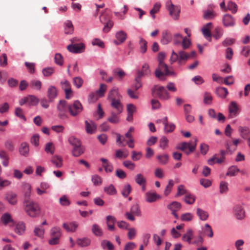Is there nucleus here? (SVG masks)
Here are the masks:
<instances>
[{"instance_id": "nucleus-1", "label": "nucleus", "mask_w": 250, "mask_h": 250, "mask_svg": "<svg viewBox=\"0 0 250 250\" xmlns=\"http://www.w3.org/2000/svg\"><path fill=\"white\" fill-rule=\"evenodd\" d=\"M23 209L26 213L32 218L37 217L41 213V208L39 204L32 200H25Z\"/></svg>"}, {"instance_id": "nucleus-2", "label": "nucleus", "mask_w": 250, "mask_h": 250, "mask_svg": "<svg viewBox=\"0 0 250 250\" xmlns=\"http://www.w3.org/2000/svg\"><path fill=\"white\" fill-rule=\"evenodd\" d=\"M152 92L154 96H157L161 100L167 101L170 98L169 93L163 86L155 85L152 89Z\"/></svg>"}, {"instance_id": "nucleus-3", "label": "nucleus", "mask_w": 250, "mask_h": 250, "mask_svg": "<svg viewBox=\"0 0 250 250\" xmlns=\"http://www.w3.org/2000/svg\"><path fill=\"white\" fill-rule=\"evenodd\" d=\"M173 74V72L168 70L167 65L164 62H159L158 68L155 72L156 77L161 80H165V76L171 75Z\"/></svg>"}, {"instance_id": "nucleus-4", "label": "nucleus", "mask_w": 250, "mask_h": 250, "mask_svg": "<svg viewBox=\"0 0 250 250\" xmlns=\"http://www.w3.org/2000/svg\"><path fill=\"white\" fill-rule=\"evenodd\" d=\"M197 141V139H195L194 141H190L188 143H181L177 146V149L182 150L187 155H189L195 150Z\"/></svg>"}, {"instance_id": "nucleus-5", "label": "nucleus", "mask_w": 250, "mask_h": 250, "mask_svg": "<svg viewBox=\"0 0 250 250\" xmlns=\"http://www.w3.org/2000/svg\"><path fill=\"white\" fill-rule=\"evenodd\" d=\"M50 235L51 238L49 241L50 245H54L58 244L62 233L61 229L59 227H53L50 229Z\"/></svg>"}, {"instance_id": "nucleus-6", "label": "nucleus", "mask_w": 250, "mask_h": 250, "mask_svg": "<svg viewBox=\"0 0 250 250\" xmlns=\"http://www.w3.org/2000/svg\"><path fill=\"white\" fill-rule=\"evenodd\" d=\"M166 7L168 10L169 15L172 18L177 20L179 19V14L180 12V8L178 6L174 5L171 2V0H168L166 3Z\"/></svg>"}, {"instance_id": "nucleus-7", "label": "nucleus", "mask_w": 250, "mask_h": 250, "mask_svg": "<svg viewBox=\"0 0 250 250\" xmlns=\"http://www.w3.org/2000/svg\"><path fill=\"white\" fill-rule=\"evenodd\" d=\"M57 110L58 111V117L60 118L64 119L67 117L68 105L65 101L61 100L59 101L57 105Z\"/></svg>"}, {"instance_id": "nucleus-8", "label": "nucleus", "mask_w": 250, "mask_h": 250, "mask_svg": "<svg viewBox=\"0 0 250 250\" xmlns=\"http://www.w3.org/2000/svg\"><path fill=\"white\" fill-rule=\"evenodd\" d=\"M82 104L78 100L74 102L73 103L68 105V111L72 116H76L83 110Z\"/></svg>"}, {"instance_id": "nucleus-9", "label": "nucleus", "mask_w": 250, "mask_h": 250, "mask_svg": "<svg viewBox=\"0 0 250 250\" xmlns=\"http://www.w3.org/2000/svg\"><path fill=\"white\" fill-rule=\"evenodd\" d=\"M226 152L225 150H221L219 154H215L208 160V164L213 165L215 163L221 164L225 159Z\"/></svg>"}, {"instance_id": "nucleus-10", "label": "nucleus", "mask_w": 250, "mask_h": 250, "mask_svg": "<svg viewBox=\"0 0 250 250\" xmlns=\"http://www.w3.org/2000/svg\"><path fill=\"white\" fill-rule=\"evenodd\" d=\"M84 44L82 42L77 44H70L67 46V50L73 53H80L84 50Z\"/></svg>"}, {"instance_id": "nucleus-11", "label": "nucleus", "mask_w": 250, "mask_h": 250, "mask_svg": "<svg viewBox=\"0 0 250 250\" xmlns=\"http://www.w3.org/2000/svg\"><path fill=\"white\" fill-rule=\"evenodd\" d=\"M233 212L235 217L238 220H242L245 216V210L241 205H236L234 207Z\"/></svg>"}, {"instance_id": "nucleus-12", "label": "nucleus", "mask_w": 250, "mask_h": 250, "mask_svg": "<svg viewBox=\"0 0 250 250\" xmlns=\"http://www.w3.org/2000/svg\"><path fill=\"white\" fill-rule=\"evenodd\" d=\"M178 64L180 65H184L188 60L190 58V55L184 50H180L178 53Z\"/></svg>"}, {"instance_id": "nucleus-13", "label": "nucleus", "mask_w": 250, "mask_h": 250, "mask_svg": "<svg viewBox=\"0 0 250 250\" xmlns=\"http://www.w3.org/2000/svg\"><path fill=\"white\" fill-rule=\"evenodd\" d=\"M223 24L225 27H233L235 24L234 18L229 14H226L223 18Z\"/></svg>"}, {"instance_id": "nucleus-14", "label": "nucleus", "mask_w": 250, "mask_h": 250, "mask_svg": "<svg viewBox=\"0 0 250 250\" xmlns=\"http://www.w3.org/2000/svg\"><path fill=\"white\" fill-rule=\"evenodd\" d=\"M161 198L160 195L155 192H147L145 194V200L148 203H153Z\"/></svg>"}, {"instance_id": "nucleus-15", "label": "nucleus", "mask_w": 250, "mask_h": 250, "mask_svg": "<svg viewBox=\"0 0 250 250\" xmlns=\"http://www.w3.org/2000/svg\"><path fill=\"white\" fill-rule=\"evenodd\" d=\"M108 99L109 101L122 99V96L119 93V89L117 87H113L111 89L108 93Z\"/></svg>"}, {"instance_id": "nucleus-16", "label": "nucleus", "mask_w": 250, "mask_h": 250, "mask_svg": "<svg viewBox=\"0 0 250 250\" xmlns=\"http://www.w3.org/2000/svg\"><path fill=\"white\" fill-rule=\"evenodd\" d=\"M229 117L233 118L234 117H236L238 114V106L236 104V103L234 101H232L230 102V104L229 105Z\"/></svg>"}, {"instance_id": "nucleus-17", "label": "nucleus", "mask_w": 250, "mask_h": 250, "mask_svg": "<svg viewBox=\"0 0 250 250\" xmlns=\"http://www.w3.org/2000/svg\"><path fill=\"white\" fill-rule=\"evenodd\" d=\"M212 27V24L211 22H208L207 24H206L203 28L202 29V31L203 33V34L204 35V37L206 39H209V41H211V32L210 30Z\"/></svg>"}, {"instance_id": "nucleus-18", "label": "nucleus", "mask_w": 250, "mask_h": 250, "mask_svg": "<svg viewBox=\"0 0 250 250\" xmlns=\"http://www.w3.org/2000/svg\"><path fill=\"white\" fill-rule=\"evenodd\" d=\"M62 88L65 93V97L66 99H70V95L72 94V91L69 83L67 81H64L61 82Z\"/></svg>"}, {"instance_id": "nucleus-19", "label": "nucleus", "mask_w": 250, "mask_h": 250, "mask_svg": "<svg viewBox=\"0 0 250 250\" xmlns=\"http://www.w3.org/2000/svg\"><path fill=\"white\" fill-rule=\"evenodd\" d=\"M121 99H117L110 101L111 106L116 109L117 114H120L123 110V106L121 103Z\"/></svg>"}, {"instance_id": "nucleus-20", "label": "nucleus", "mask_w": 250, "mask_h": 250, "mask_svg": "<svg viewBox=\"0 0 250 250\" xmlns=\"http://www.w3.org/2000/svg\"><path fill=\"white\" fill-rule=\"evenodd\" d=\"M57 96V90L54 86H50L47 90V97L50 102H52Z\"/></svg>"}, {"instance_id": "nucleus-21", "label": "nucleus", "mask_w": 250, "mask_h": 250, "mask_svg": "<svg viewBox=\"0 0 250 250\" xmlns=\"http://www.w3.org/2000/svg\"><path fill=\"white\" fill-rule=\"evenodd\" d=\"M5 199L8 202L12 205H15L17 202V195L12 192H9L6 193L5 195Z\"/></svg>"}, {"instance_id": "nucleus-22", "label": "nucleus", "mask_w": 250, "mask_h": 250, "mask_svg": "<svg viewBox=\"0 0 250 250\" xmlns=\"http://www.w3.org/2000/svg\"><path fill=\"white\" fill-rule=\"evenodd\" d=\"M162 38L161 39V42L163 44H167L171 42L172 40L171 36L167 30H165L162 34Z\"/></svg>"}, {"instance_id": "nucleus-23", "label": "nucleus", "mask_w": 250, "mask_h": 250, "mask_svg": "<svg viewBox=\"0 0 250 250\" xmlns=\"http://www.w3.org/2000/svg\"><path fill=\"white\" fill-rule=\"evenodd\" d=\"M150 73L148 64L145 63L142 66V70L137 71V76L142 78L144 76L149 75Z\"/></svg>"}, {"instance_id": "nucleus-24", "label": "nucleus", "mask_w": 250, "mask_h": 250, "mask_svg": "<svg viewBox=\"0 0 250 250\" xmlns=\"http://www.w3.org/2000/svg\"><path fill=\"white\" fill-rule=\"evenodd\" d=\"M126 34L123 31H120L117 32L116 34V38L120 42H119L118 41H114V43L116 44H119L123 43L126 40Z\"/></svg>"}, {"instance_id": "nucleus-25", "label": "nucleus", "mask_w": 250, "mask_h": 250, "mask_svg": "<svg viewBox=\"0 0 250 250\" xmlns=\"http://www.w3.org/2000/svg\"><path fill=\"white\" fill-rule=\"evenodd\" d=\"M238 131L240 135L243 139H247L250 135V128L247 126H239Z\"/></svg>"}, {"instance_id": "nucleus-26", "label": "nucleus", "mask_w": 250, "mask_h": 250, "mask_svg": "<svg viewBox=\"0 0 250 250\" xmlns=\"http://www.w3.org/2000/svg\"><path fill=\"white\" fill-rule=\"evenodd\" d=\"M116 218L111 215L106 217V224L109 230H114L115 229L114 225L116 222Z\"/></svg>"}, {"instance_id": "nucleus-27", "label": "nucleus", "mask_w": 250, "mask_h": 250, "mask_svg": "<svg viewBox=\"0 0 250 250\" xmlns=\"http://www.w3.org/2000/svg\"><path fill=\"white\" fill-rule=\"evenodd\" d=\"M51 162L58 168L61 167L62 166V158L60 156H54L51 158Z\"/></svg>"}, {"instance_id": "nucleus-28", "label": "nucleus", "mask_w": 250, "mask_h": 250, "mask_svg": "<svg viewBox=\"0 0 250 250\" xmlns=\"http://www.w3.org/2000/svg\"><path fill=\"white\" fill-rule=\"evenodd\" d=\"M101 161L102 162L103 166L106 172H111L113 171V167L107 159L102 158L101 159Z\"/></svg>"}, {"instance_id": "nucleus-29", "label": "nucleus", "mask_w": 250, "mask_h": 250, "mask_svg": "<svg viewBox=\"0 0 250 250\" xmlns=\"http://www.w3.org/2000/svg\"><path fill=\"white\" fill-rule=\"evenodd\" d=\"M62 226L67 231L74 232L77 229L78 224L75 222L70 223L69 224L64 223Z\"/></svg>"}, {"instance_id": "nucleus-30", "label": "nucleus", "mask_w": 250, "mask_h": 250, "mask_svg": "<svg viewBox=\"0 0 250 250\" xmlns=\"http://www.w3.org/2000/svg\"><path fill=\"white\" fill-rule=\"evenodd\" d=\"M196 214L202 221L207 220L208 217V212L199 208H197Z\"/></svg>"}, {"instance_id": "nucleus-31", "label": "nucleus", "mask_w": 250, "mask_h": 250, "mask_svg": "<svg viewBox=\"0 0 250 250\" xmlns=\"http://www.w3.org/2000/svg\"><path fill=\"white\" fill-rule=\"evenodd\" d=\"M169 156L167 154H163L157 156L156 158L159 163L163 165H166L169 160Z\"/></svg>"}, {"instance_id": "nucleus-32", "label": "nucleus", "mask_w": 250, "mask_h": 250, "mask_svg": "<svg viewBox=\"0 0 250 250\" xmlns=\"http://www.w3.org/2000/svg\"><path fill=\"white\" fill-rule=\"evenodd\" d=\"M85 124L86 131L87 133L92 134L96 130V126L94 123H89L87 121H85Z\"/></svg>"}, {"instance_id": "nucleus-33", "label": "nucleus", "mask_w": 250, "mask_h": 250, "mask_svg": "<svg viewBox=\"0 0 250 250\" xmlns=\"http://www.w3.org/2000/svg\"><path fill=\"white\" fill-rule=\"evenodd\" d=\"M134 180L136 183L139 185L146 183V178L142 173L137 174L134 177Z\"/></svg>"}, {"instance_id": "nucleus-34", "label": "nucleus", "mask_w": 250, "mask_h": 250, "mask_svg": "<svg viewBox=\"0 0 250 250\" xmlns=\"http://www.w3.org/2000/svg\"><path fill=\"white\" fill-rule=\"evenodd\" d=\"M25 230V224L23 222H19L16 225L15 231V232L19 234H22Z\"/></svg>"}, {"instance_id": "nucleus-35", "label": "nucleus", "mask_w": 250, "mask_h": 250, "mask_svg": "<svg viewBox=\"0 0 250 250\" xmlns=\"http://www.w3.org/2000/svg\"><path fill=\"white\" fill-rule=\"evenodd\" d=\"M29 149L27 144L22 143L21 145L19 150L20 154L23 156H27L29 153Z\"/></svg>"}, {"instance_id": "nucleus-36", "label": "nucleus", "mask_w": 250, "mask_h": 250, "mask_svg": "<svg viewBox=\"0 0 250 250\" xmlns=\"http://www.w3.org/2000/svg\"><path fill=\"white\" fill-rule=\"evenodd\" d=\"M113 73L114 76L115 77H117L119 80H122L125 75V73L124 71L119 68L115 69L113 71Z\"/></svg>"}, {"instance_id": "nucleus-37", "label": "nucleus", "mask_w": 250, "mask_h": 250, "mask_svg": "<svg viewBox=\"0 0 250 250\" xmlns=\"http://www.w3.org/2000/svg\"><path fill=\"white\" fill-rule=\"evenodd\" d=\"M216 92L218 96L223 98H225L228 94V89L225 87H217L216 89Z\"/></svg>"}, {"instance_id": "nucleus-38", "label": "nucleus", "mask_w": 250, "mask_h": 250, "mask_svg": "<svg viewBox=\"0 0 250 250\" xmlns=\"http://www.w3.org/2000/svg\"><path fill=\"white\" fill-rule=\"evenodd\" d=\"M0 158L3 160L2 165L4 167H7L8 165V160L9 159L8 154L4 150H0Z\"/></svg>"}, {"instance_id": "nucleus-39", "label": "nucleus", "mask_w": 250, "mask_h": 250, "mask_svg": "<svg viewBox=\"0 0 250 250\" xmlns=\"http://www.w3.org/2000/svg\"><path fill=\"white\" fill-rule=\"evenodd\" d=\"M90 243L91 241L88 238L78 239L77 240V244L82 247H87L90 244Z\"/></svg>"}, {"instance_id": "nucleus-40", "label": "nucleus", "mask_w": 250, "mask_h": 250, "mask_svg": "<svg viewBox=\"0 0 250 250\" xmlns=\"http://www.w3.org/2000/svg\"><path fill=\"white\" fill-rule=\"evenodd\" d=\"M167 208L171 210V211H177L181 208V205L178 202L174 201L167 206Z\"/></svg>"}, {"instance_id": "nucleus-41", "label": "nucleus", "mask_w": 250, "mask_h": 250, "mask_svg": "<svg viewBox=\"0 0 250 250\" xmlns=\"http://www.w3.org/2000/svg\"><path fill=\"white\" fill-rule=\"evenodd\" d=\"M44 233V229L42 226H38L35 228L34 234L35 236L42 238Z\"/></svg>"}, {"instance_id": "nucleus-42", "label": "nucleus", "mask_w": 250, "mask_h": 250, "mask_svg": "<svg viewBox=\"0 0 250 250\" xmlns=\"http://www.w3.org/2000/svg\"><path fill=\"white\" fill-rule=\"evenodd\" d=\"M65 33L66 34H71L74 31V27L72 23L70 21H67L65 22Z\"/></svg>"}, {"instance_id": "nucleus-43", "label": "nucleus", "mask_w": 250, "mask_h": 250, "mask_svg": "<svg viewBox=\"0 0 250 250\" xmlns=\"http://www.w3.org/2000/svg\"><path fill=\"white\" fill-rule=\"evenodd\" d=\"M240 169L236 166H231L229 168L228 171L226 173V175L229 176H234L238 172H239Z\"/></svg>"}, {"instance_id": "nucleus-44", "label": "nucleus", "mask_w": 250, "mask_h": 250, "mask_svg": "<svg viewBox=\"0 0 250 250\" xmlns=\"http://www.w3.org/2000/svg\"><path fill=\"white\" fill-rule=\"evenodd\" d=\"M84 152V149L81 147V145L79 146H74L72 150V154L75 157H79Z\"/></svg>"}, {"instance_id": "nucleus-45", "label": "nucleus", "mask_w": 250, "mask_h": 250, "mask_svg": "<svg viewBox=\"0 0 250 250\" xmlns=\"http://www.w3.org/2000/svg\"><path fill=\"white\" fill-rule=\"evenodd\" d=\"M30 86L34 89L40 90L42 87V82L39 80H32L30 82Z\"/></svg>"}, {"instance_id": "nucleus-46", "label": "nucleus", "mask_w": 250, "mask_h": 250, "mask_svg": "<svg viewBox=\"0 0 250 250\" xmlns=\"http://www.w3.org/2000/svg\"><path fill=\"white\" fill-rule=\"evenodd\" d=\"M193 237V232L191 229H188L187 233L183 235L182 240L184 241L191 243V240Z\"/></svg>"}, {"instance_id": "nucleus-47", "label": "nucleus", "mask_w": 250, "mask_h": 250, "mask_svg": "<svg viewBox=\"0 0 250 250\" xmlns=\"http://www.w3.org/2000/svg\"><path fill=\"white\" fill-rule=\"evenodd\" d=\"M184 201L188 205H192L195 201V197L189 193H187L185 196Z\"/></svg>"}, {"instance_id": "nucleus-48", "label": "nucleus", "mask_w": 250, "mask_h": 250, "mask_svg": "<svg viewBox=\"0 0 250 250\" xmlns=\"http://www.w3.org/2000/svg\"><path fill=\"white\" fill-rule=\"evenodd\" d=\"M141 79V77H140L138 76H136V77L135 79L134 83L133 84V85L132 86V88L133 90L137 91L140 87H142V84Z\"/></svg>"}, {"instance_id": "nucleus-49", "label": "nucleus", "mask_w": 250, "mask_h": 250, "mask_svg": "<svg viewBox=\"0 0 250 250\" xmlns=\"http://www.w3.org/2000/svg\"><path fill=\"white\" fill-rule=\"evenodd\" d=\"M101 246L104 249H107L108 250H114V245L110 242L107 240H103L101 242Z\"/></svg>"}, {"instance_id": "nucleus-50", "label": "nucleus", "mask_w": 250, "mask_h": 250, "mask_svg": "<svg viewBox=\"0 0 250 250\" xmlns=\"http://www.w3.org/2000/svg\"><path fill=\"white\" fill-rule=\"evenodd\" d=\"M104 191L107 194L113 195L116 194L117 191L113 185L104 188Z\"/></svg>"}, {"instance_id": "nucleus-51", "label": "nucleus", "mask_w": 250, "mask_h": 250, "mask_svg": "<svg viewBox=\"0 0 250 250\" xmlns=\"http://www.w3.org/2000/svg\"><path fill=\"white\" fill-rule=\"evenodd\" d=\"M27 103L30 105H36L39 103V99L34 95H29L27 97Z\"/></svg>"}, {"instance_id": "nucleus-52", "label": "nucleus", "mask_w": 250, "mask_h": 250, "mask_svg": "<svg viewBox=\"0 0 250 250\" xmlns=\"http://www.w3.org/2000/svg\"><path fill=\"white\" fill-rule=\"evenodd\" d=\"M130 212L134 215L139 216L141 215V210L138 204L133 205L130 208Z\"/></svg>"}, {"instance_id": "nucleus-53", "label": "nucleus", "mask_w": 250, "mask_h": 250, "mask_svg": "<svg viewBox=\"0 0 250 250\" xmlns=\"http://www.w3.org/2000/svg\"><path fill=\"white\" fill-rule=\"evenodd\" d=\"M92 231L96 236H100L103 234L101 228L97 224H93L92 227Z\"/></svg>"}, {"instance_id": "nucleus-54", "label": "nucleus", "mask_w": 250, "mask_h": 250, "mask_svg": "<svg viewBox=\"0 0 250 250\" xmlns=\"http://www.w3.org/2000/svg\"><path fill=\"white\" fill-rule=\"evenodd\" d=\"M147 42L142 38H140L139 44L140 45V51L142 53H145L147 50Z\"/></svg>"}, {"instance_id": "nucleus-55", "label": "nucleus", "mask_w": 250, "mask_h": 250, "mask_svg": "<svg viewBox=\"0 0 250 250\" xmlns=\"http://www.w3.org/2000/svg\"><path fill=\"white\" fill-rule=\"evenodd\" d=\"M160 147L165 149L168 147V140L166 136H163L160 140Z\"/></svg>"}, {"instance_id": "nucleus-56", "label": "nucleus", "mask_w": 250, "mask_h": 250, "mask_svg": "<svg viewBox=\"0 0 250 250\" xmlns=\"http://www.w3.org/2000/svg\"><path fill=\"white\" fill-rule=\"evenodd\" d=\"M131 190L132 188L129 184L125 185L122 191L123 196L125 198L127 197L131 192Z\"/></svg>"}, {"instance_id": "nucleus-57", "label": "nucleus", "mask_w": 250, "mask_h": 250, "mask_svg": "<svg viewBox=\"0 0 250 250\" xmlns=\"http://www.w3.org/2000/svg\"><path fill=\"white\" fill-rule=\"evenodd\" d=\"M117 112L115 113L114 112H111V116L108 118V121L112 124H117L119 123V119L117 116Z\"/></svg>"}, {"instance_id": "nucleus-58", "label": "nucleus", "mask_w": 250, "mask_h": 250, "mask_svg": "<svg viewBox=\"0 0 250 250\" xmlns=\"http://www.w3.org/2000/svg\"><path fill=\"white\" fill-rule=\"evenodd\" d=\"M181 44L183 50H184L188 48L190 46L191 43L190 41L188 38L185 37L182 40Z\"/></svg>"}, {"instance_id": "nucleus-59", "label": "nucleus", "mask_w": 250, "mask_h": 250, "mask_svg": "<svg viewBox=\"0 0 250 250\" xmlns=\"http://www.w3.org/2000/svg\"><path fill=\"white\" fill-rule=\"evenodd\" d=\"M219 189L221 193H226L229 189L228 183L225 181H221L220 183Z\"/></svg>"}, {"instance_id": "nucleus-60", "label": "nucleus", "mask_w": 250, "mask_h": 250, "mask_svg": "<svg viewBox=\"0 0 250 250\" xmlns=\"http://www.w3.org/2000/svg\"><path fill=\"white\" fill-rule=\"evenodd\" d=\"M193 214L189 212L184 213L181 216V219L183 221H190L193 219Z\"/></svg>"}, {"instance_id": "nucleus-61", "label": "nucleus", "mask_w": 250, "mask_h": 250, "mask_svg": "<svg viewBox=\"0 0 250 250\" xmlns=\"http://www.w3.org/2000/svg\"><path fill=\"white\" fill-rule=\"evenodd\" d=\"M42 72L45 77H49L54 72V68L52 67L44 68L42 70Z\"/></svg>"}, {"instance_id": "nucleus-62", "label": "nucleus", "mask_w": 250, "mask_h": 250, "mask_svg": "<svg viewBox=\"0 0 250 250\" xmlns=\"http://www.w3.org/2000/svg\"><path fill=\"white\" fill-rule=\"evenodd\" d=\"M55 63L60 66L62 65L63 63V58L62 56L60 53H57L54 57Z\"/></svg>"}, {"instance_id": "nucleus-63", "label": "nucleus", "mask_w": 250, "mask_h": 250, "mask_svg": "<svg viewBox=\"0 0 250 250\" xmlns=\"http://www.w3.org/2000/svg\"><path fill=\"white\" fill-rule=\"evenodd\" d=\"M106 9H105L104 11L101 14L100 17V21L101 23L104 24L106 22H107L109 20V16L106 13Z\"/></svg>"}, {"instance_id": "nucleus-64", "label": "nucleus", "mask_w": 250, "mask_h": 250, "mask_svg": "<svg viewBox=\"0 0 250 250\" xmlns=\"http://www.w3.org/2000/svg\"><path fill=\"white\" fill-rule=\"evenodd\" d=\"M216 14L212 11L207 10L204 12L203 17L206 20H211L214 18Z\"/></svg>"}]
</instances>
